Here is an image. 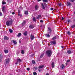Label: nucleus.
<instances>
[{
	"label": "nucleus",
	"instance_id": "nucleus-51",
	"mask_svg": "<svg viewBox=\"0 0 75 75\" xmlns=\"http://www.w3.org/2000/svg\"><path fill=\"white\" fill-rule=\"evenodd\" d=\"M71 2H74V0H71Z\"/></svg>",
	"mask_w": 75,
	"mask_h": 75
},
{
	"label": "nucleus",
	"instance_id": "nucleus-46",
	"mask_svg": "<svg viewBox=\"0 0 75 75\" xmlns=\"http://www.w3.org/2000/svg\"><path fill=\"white\" fill-rule=\"evenodd\" d=\"M26 69L27 70V71H29L30 70V68H27Z\"/></svg>",
	"mask_w": 75,
	"mask_h": 75
},
{
	"label": "nucleus",
	"instance_id": "nucleus-24",
	"mask_svg": "<svg viewBox=\"0 0 75 75\" xmlns=\"http://www.w3.org/2000/svg\"><path fill=\"white\" fill-rule=\"evenodd\" d=\"M4 8H5V6H3L2 8V10L3 12H4Z\"/></svg>",
	"mask_w": 75,
	"mask_h": 75
},
{
	"label": "nucleus",
	"instance_id": "nucleus-55",
	"mask_svg": "<svg viewBox=\"0 0 75 75\" xmlns=\"http://www.w3.org/2000/svg\"><path fill=\"white\" fill-rule=\"evenodd\" d=\"M62 48H64V46H62L61 47Z\"/></svg>",
	"mask_w": 75,
	"mask_h": 75
},
{
	"label": "nucleus",
	"instance_id": "nucleus-34",
	"mask_svg": "<svg viewBox=\"0 0 75 75\" xmlns=\"http://www.w3.org/2000/svg\"><path fill=\"white\" fill-rule=\"evenodd\" d=\"M44 54H42L40 56V58H42V57H43V56H44Z\"/></svg>",
	"mask_w": 75,
	"mask_h": 75
},
{
	"label": "nucleus",
	"instance_id": "nucleus-53",
	"mask_svg": "<svg viewBox=\"0 0 75 75\" xmlns=\"http://www.w3.org/2000/svg\"><path fill=\"white\" fill-rule=\"evenodd\" d=\"M15 14V13H14V12H12V14Z\"/></svg>",
	"mask_w": 75,
	"mask_h": 75
},
{
	"label": "nucleus",
	"instance_id": "nucleus-32",
	"mask_svg": "<svg viewBox=\"0 0 75 75\" xmlns=\"http://www.w3.org/2000/svg\"><path fill=\"white\" fill-rule=\"evenodd\" d=\"M7 1L8 3H11V0H7Z\"/></svg>",
	"mask_w": 75,
	"mask_h": 75
},
{
	"label": "nucleus",
	"instance_id": "nucleus-54",
	"mask_svg": "<svg viewBox=\"0 0 75 75\" xmlns=\"http://www.w3.org/2000/svg\"><path fill=\"white\" fill-rule=\"evenodd\" d=\"M22 16V14H20V17H21Z\"/></svg>",
	"mask_w": 75,
	"mask_h": 75
},
{
	"label": "nucleus",
	"instance_id": "nucleus-44",
	"mask_svg": "<svg viewBox=\"0 0 75 75\" xmlns=\"http://www.w3.org/2000/svg\"><path fill=\"white\" fill-rule=\"evenodd\" d=\"M2 13L1 12L0 13V16H2Z\"/></svg>",
	"mask_w": 75,
	"mask_h": 75
},
{
	"label": "nucleus",
	"instance_id": "nucleus-21",
	"mask_svg": "<svg viewBox=\"0 0 75 75\" xmlns=\"http://www.w3.org/2000/svg\"><path fill=\"white\" fill-rule=\"evenodd\" d=\"M44 67V65L40 66L39 67V69H40V68H43V67Z\"/></svg>",
	"mask_w": 75,
	"mask_h": 75
},
{
	"label": "nucleus",
	"instance_id": "nucleus-26",
	"mask_svg": "<svg viewBox=\"0 0 75 75\" xmlns=\"http://www.w3.org/2000/svg\"><path fill=\"white\" fill-rule=\"evenodd\" d=\"M42 1L45 3H47V2H48V0H42Z\"/></svg>",
	"mask_w": 75,
	"mask_h": 75
},
{
	"label": "nucleus",
	"instance_id": "nucleus-33",
	"mask_svg": "<svg viewBox=\"0 0 75 75\" xmlns=\"http://www.w3.org/2000/svg\"><path fill=\"white\" fill-rule=\"evenodd\" d=\"M71 28H75V25H73L71 26Z\"/></svg>",
	"mask_w": 75,
	"mask_h": 75
},
{
	"label": "nucleus",
	"instance_id": "nucleus-37",
	"mask_svg": "<svg viewBox=\"0 0 75 75\" xmlns=\"http://www.w3.org/2000/svg\"><path fill=\"white\" fill-rule=\"evenodd\" d=\"M55 39H56V36H54V37L52 38V40H55Z\"/></svg>",
	"mask_w": 75,
	"mask_h": 75
},
{
	"label": "nucleus",
	"instance_id": "nucleus-4",
	"mask_svg": "<svg viewBox=\"0 0 75 75\" xmlns=\"http://www.w3.org/2000/svg\"><path fill=\"white\" fill-rule=\"evenodd\" d=\"M21 62V59H17V62L15 63V64H18V63Z\"/></svg>",
	"mask_w": 75,
	"mask_h": 75
},
{
	"label": "nucleus",
	"instance_id": "nucleus-48",
	"mask_svg": "<svg viewBox=\"0 0 75 75\" xmlns=\"http://www.w3.org/2000/svg\"><path fill=\"white\" fill-rule=\"evenodd\" d=\"M65 64H66V65L67 66V65H68V64L67 63V62Z\"/></svg>",
	"mask_w": 75,
	"mask_h": 75
},
{
	"label": "nucleus",
	"instance_id": "nucleus-2",
	"mask_svg": "<svg viewBox=\"0 0 75 75\" xmlns=\"http://www.w3.org/2000/svg\"><path fill=\"white\" fill-rule=\"evenodd\" d=\"M46 55L47 56L50 57L52 55V52L50 50H48L46 52Z\"/></svg>",
	"mask_w": 75,
	"mask_h": 75
},
{
	"label": "nucleus",
	"instance_id": "nucleus-17",
	"mask_svg": "<svg viewBox=\"0 0 75 75\" xmlns=\"http://www.w3.org/2000/svg\"><path fill=\"white\" fill-rule=\"evenodd\" d=\"M21 35V34L20 33H19L17 35V37H18V38L20 37Z\"/></svg>",
	"mask_w": 75,
	"mask_h": 75
},
{
	"label": "nucleus",
	"instance_id": "nucleus-3",
	"mask_svg": "<svg viewBox=\"0 0 75 75\" xmlns=\"http://www.w3.org/2000/svg\"><path fill=\"white\" fill-rule=\"evenodd\" d=\"M48 28V33L49 34H50V33H51V32H52V30H51V28Z\"/></svg>",
	"mask_w": 75,
	"mask_h": 75
},
{
	"label": "nucleus",
	"instance_id": "nucleus-12",
	"mask_svg": "<svg viewBox=\"0 0 75 75\" xmlns=\"http://www.w3.org/2000/svg\"><path fill=\"white\" fill-rule=\"evenodd\" d=\"M4 39L5 40H8V38L6 36H5Z\"/></svg>",
	"mask_w": 75,
	"mask_h": 75
},
{
	"label": "nucleus",
	"instance_id": "nucleus-52",
	"mask_svg": "<svg viewBox=\"0 0 75 75\" xmlns=\"http://www.w3.org/2000/svg\"><path fill=\"white\" fill-rule=\"evenodd\" d=\"M46 75H49V74L48 73H46Z\"/></svg>",
	"mask_w": 75,
	"mask_h": 75
},
{
	"label": "nucleus",
	"instance_id": "nucleus-27",
	"mask_svg": "<svg viewBox=\"0 0 75 75\" xmlns=\"http://www.w3.org/2000/svg\"><path fill=\"white\" fill-rule=\"evenodd\" d=\"M25 21L23 22L22 23V25H25Z\"/></svg>",
	"mask_w": 75,
	"mask_h": 75
},
{
	"label": "nucleus",
	"instance_id": "nucleus-49",
	"mask_svg": "<svg viewBox=\"0 0 75 75\" xmlns=\"http://www.w3.org/2000/svg\"><path fill=\"white\" fill-rule=\"evenodd\" d=\"M20 16V13H18V16Z\"/></svg>",
	"mask_w": 75,
	"mask_h": 75
},
{
	"label": "nucleus",
	"instance_id": "nucleus-25",
	"mask_svg": "<svg viewBox=\"0 0 75 75\" xmlns=\"http://www.w3.org/2000/svg\"><path fill=\"white\" fill-rule=\"evenodd\" d=\"M2 3L3 4H6V3L4 1H2Z\"/></svg>",
	"mask_w": 75,
	"mask_h": 75
},
{
	"label": "nucleus",
	"instance_id": "nucleus-59",
	"mask_svg": "<svg viewBox=\"0 0 75 75\" xmlns=\"http://www.w3.org/2000/svg\"><path fill=\"white\" fill-rule=\"evenodd\" d=\"M74 14H75V11H74Z\"/></svg>",
	"mask_w": 75,
	"mask_h": 75
},
{
	"label": "nucleus",
	"instance_id": "nucleus-14",
	"mask_svg": "<svg viewBox=\"0 0 75 75\" xmlns=\"http://www.w3.org/2000/svg\"><path fill=\"white\" fill-rule=\"evenodd\" d=\"M42 8L43 9H45V7H44V6L43 4V3H42Z\"/></svg>",
	"mask_w": 75,
	"mask_h": 75
},
{
	"label": "nucleus",
	"instance_id": "nucleus-50",
	"mask_svg": "<svg viewBox=\"0 0 75 75\" xmlns=\"http://www.w3.org/2000/svg\"><path fill=\"white\" fill-rule=\"evenodd\" d=\"M64 17H62V20H64Z\"/></svg>",
	"mask_w": 75,
	"mask_h": 75
},
{
	"label": "nucleus",
	"instance_id": "nucleus-60",
	"mask_svg": "<svg viewBox=\"0 0 75 75\" xmlns=\"http://www.w3.org/2000/svg\"><path fill=\"white\" fill-rule=\"evenodd\" d=\"M1 27V25L0 24V27Z\"/></svg>",
	"mask_w": 75,
	"mask_h": 75
},
{
	"label": "nucleus",
	"instance_id": "nucleus-35",
	"mask_svg": "<svg viewBox=\"0 0 75 75\" xmlns=\"http://www.w3.org/2000/svg\"><path fill=\"white\" fill-rule=\"evenodd\" d=\"M0 59H2L3 58V55H0Z\"/></svg>",
	"mask_w": 75,
	"mask_h": 75
},
{
	"label": "nucleus",
	"instance_id": "nucleus-43",
	"mask_svg": "<svg viewBox=\"0 0 75 75\" xmlns=\"http://www.w3.org/2000/svg\"><path fill=\"white\" fill-rule=\"evenodd\" d=\"M44 4L45 6H47V4H46V3H44Z\"/></svg>",
	"mask_w": 75,
	"mask_h": 75
},
{
	"label": "nucleus",
	"instance_id": "nucleus-23",
	"mask_svg": "<svg viewBox=\"0 0 75 75\" xmlns=\"http://www.w3.org/2000/svg\"><path fill=\"white\" fill-rule=\"evenodd\" d=\"M71 4L70 2H67V6H71Z\"/></svg>",
	"mask_w": 75,
	"mask_h": 75
},
{
	"label": "nucleus",
	"instance_id": "nucleus-8",
	"mask_svg": "<svg viewBox=\"0 0 75 75\" xmlns=\"http://www.w3.org/2000/svg\"><path fill=\"white\" fill-rule=\"evenodd\" d=\"M45 36L46 37H47V38H49L50 37V35H49L48 34H45Z\"/></svg>",
	"mask_w": 75,
	"mask_h": 75
},
{
	"label": "nucleus",
	"instance_id": "nucleus-39",
	"mask_svg": "<svg viewBox=\"0 0 75 75\" xmlns=\"http://www.w3.org/2000/svg\"><path fill=\"white\" fill-rule=\"evenodd\" d=\"M34 68L35 69V70H37V69H38L37 67H35Z\"/></svg>",
	"mask_w": 75,
	"mask_h": 75
},
{
	"label": "nucleus",
	"instance_id": "nucleus-58",
	"mask_svg": "<svg viewBox=\"0 0 75 75\" xmlns=\"http://www.w3.org/2000/svg\"><path fill=\"white\" fill-rule=\"evenodd\" d=\"M38 71H39V72H40L41 71L40 70H39Z\"/></svg>",
	"mask_w": 75,
	"mask_h": 75
},
{
	"label": "nucleus",
	"instance_id": "nucleus-20",
	"mask_svg": "<svg viewBox=\"0 0 75 75\" xmlns=\"http://www.w3.org/2000/svg\"><path fill=\"white\" fill-rule=\"evenodd\" d=\"M24 51L23 50H22L21 51V54H24Z\"/></svg>",
	"mask_w": 75,
	"mask_h": 75
},
{
	"label": "nucleus",
	"instance_id": "nucleus-29",
	"mask_svg": "<svg viewBox=\"0 0 75 75\" xmlns=\"http://www.w3.org/2000/svg\"><path fill=\"white\" fill-rule=\"evenodd\" d=\"M32 63L33 64H35V62L34 60H33L32 61Z\"/></svg>",
	"mask_w": 75,
	"mask_h": 75
},
{
	"label": "nucleus",
	"instance_id": "nucleus-38",
	"mask_svg": "<svg viewBox=\"0 0 75 75\" xmlns=\"http://www.w3.org/2000/svg\"><path fill=\"white\" fill-rule=\"evenodd\" d=\"M33 74L34 75H37V73L35 72H34L33 73Z\"/></svg>",
	"mask_w": 75,
	"mask_h": 75
},
{
	"label": "nucleus",
	"instance_id": "nucleus-22",
	"mask_svg": "<svg viewBox=\"0 0 75 75\" xmlns=\"http://www.w3.org/2000/svg\"><path fill=\"white\" fill-rule=\"evenodd\" d=\"M38 6L37 5H36L35 6V9L36 10H38Z\"/></svg>",
	"mask_w": 75,
	"mask_h": 75
},
{
	"label": "nucleus",
	"instance_id": "nucleus-40",
	"mask_svg": "<svg viewBox=\"0 0 75 75\" xmlns=\"http://www.w3.org/2000/svg\"><path fill=\"white\" fill-rule=\"evenodd\" d=\"M59 6H61V3H59L58 4Z\"/></svg>",
	"mask_w": 75,
	"mask_h": 75
},
{
	"label": "nucleus",
	"instance_id": "nucleus-31",
	"mask_svg": "<svg viewBox=\"0 0 75 75\" xmlns=\"http://www.w3.org/2000/svg\"><path fill=\"white\" fill-rule=\"evenodd\" d=\"M33 20L34 21H36V19L35 18V17H34L33 18Z\"/></svg>",
	"mask_w": 75,
	"mask_h": 75
},
{
	"label": "nucleus",
	"instance_id": "nucleus-15",
	"mask_svg": "<svg viewBox=\"0 0 75 75\" xmlns=\"http://www.w3.org/2000/svg\"><path fill=\"white\" fill-rule=\"evenodd\" d=\"M41 18V15H38V17H37V19H39V18Z\"/></svg>",
	"mask_w": 75,
	"mask_h": 75
},
{
	"label": "nucleus",
	"instance_id": "nucleus-18",
	"mask_svg": "<svg viewBox=\"0 0 75 75\" xmlns=\"http://www.w3.org/2000/svg\"><path fill=\"white\" fill-rule=\"evenodd\" d=\"M52 68H53L55 66V65H54V62H52Z\"/></svg>",
	"mask_w": 75,
	"mask_h": 75
},
{
	"label": "nucleus",
	"instance_id": "nucleus-19",
	"mask_svg": "<svg viewBox=\"0 0 75 75\" xmlns=\"http://www.w3.org/2000/svg\"><path fill=\"white\" fill-rule=\"evenodd\" d=\"M9 31L10 33H12L13 31V30H11V29H9Z\"/></svg>",
	"mask_w": 75,
	"mask_h": 75
},
{
	"label": "nucleus",
	"instance_id": "nucleus-36",
	"mask_svg": "<svg viewBox=\"0 0 75 75\" xmlns=\"http://www.w3.org/2000/svg\"><path fill=\"white\" fill-rule=\"evenodd\" d=\"M67 33L68 35H71V33L69 31H68L67 32Z\"/></svg>",
	"mask_w": 75,
	"mask_h": 75
},
{
	"label": "nucleus",
	"instance_id": "nucleus-1",
	"mask_svg": "<svg viewBox=\"0 0 75 75\" xmlns=\"http://www.w3.org/2000/svg\"><path fill=\"white\" fill-rule=\"evenodd\" d=\"M12 23H13V21L12 19H10L6 22V24L7 26H10L12 24Z\"/></svg>",
	"mask_w": 75,
	"mask_h": 75
},
{
	"label": "nucleus",
	"instance_id": "nucleus-28",
	"mask_svg": "<svg viewBox=\"0 0 75 75\" xmlns=\"http://www.w3.org/2000/svg\"><path fill=\"white\" fill-rule=\"evenodd\" d=\"M13 43L14 44H17V42L16 41L13 40Z\"/></svg>",
	"mask_w": 75,
	"mask_h": 75
},
{
	"label": "nucleus",
	"instance_id": "nucleus-7",
	"mask_svg": "<svg viewBox=\"0 0 75 75\" xmlns=\"http://www.w3.org/2000/svg\"><path fill=\"white\" fill-rule=\"evenodd\" d=\"M30 37L31 38L32 40H33V39H34V36L32 35H31Z\"/></svg>",
	"mask_w": 75,
	"mask_h": 75
},
{
	"label": "nucleus",
	"instance_id": "nucleus-30",
	"mask_svg": "<svg viewBox=\"0 0 75 75\" xmlns=\"http://www.w3.org/2000/svg\"><path fill=\"white\" fill-rule=\"evenodd\" d=\"M28 11H26L25 12V14H28Z\"/></svg>",
	"mask_w": 75,
	"mask_h": 75
},
{
	"label": "nucleus",
	"instance_id": "nucleus-16",
	"mask_svg": "<svg viewBox=\"0 0 75 75\" xmlns=\"http://www.w3.org/2000/svg\"><path fill=\"white\" fill-rule=\"evenodd\" d=\"M23 35H25V36H27V32L25 31V32H24L23 33Z\"/></svg>",
	"mask_w": 75,
	"mask_h": 75
},
{
	"label": "nucleus",
	"instance_id": "nucleus-57",
	"mask_svg": "<svg viewBox=\"0 0 75 75\" xmlns=\"http://www.w3.org/2000/svg\"><path fill=\"white\" fill-rule=\"evenodd\" d=\"M38 1H41V0H38Z\"/></svg>",
	"mask_w": 75,
	"mask_h": 75
},
{
	"label": "nucleus",
	"instance_id": "nucleus-42",
	"mask_svg": "<svg viewBox=\"0 0 75 75\" xmlns=\"http://www.w3.org/2000/svg\"><path fill=\"white\" fill-rule=\"evenodd\" d=\"M70 62V60H68L67 61V62Z\"/></svg>",
	"mask_w": 75,
	"mask_h": 75
},
{
	"label": "nucleus",
	"instance_id": "nucleus-9",
	"mask_svg": "<svg viewBox=\"0 0 75 75\" xmlns=\"http://www.w3.org/2000/svg\"><path fill=\"white\" fill-rule=\"evenodd\" d=\"M29 28L31 29H33V28H34V27L33 25H30L29 26Z\"/></svg>",
	"mask_w": 75,
	"mask_h": 75
},
{
	"label": "nucleus",
	"instance_id": "nucleus-41",
	"mask_svg": "<svg viewBox=\"0 0 75 75\" xmlns=\"http://www.w3.org/2000/svg\"><path fill=\"white\" fill-rule=\"evenodd\" d=\"M68 22L69 23H71V21L70 20H68Z\"/></svg>",
	"mask_w": 75,
	"mask_h": 75
},
{
	"label": "nucleus",
	"instance_id": "nucleus-45",
	"mask_svg": "<svg viewBox=\"0 0 75 75\" xmlns=\"http://www.w3.org/2000/svg\"><path fill=\"white\" fill-rule=\"evenodd\" d=\"M50 10H54V8H50Z\"/></svg>",
	"mask_w": 75,
	"mask_h": 75
},
{
	"label": "nucleus",
	"instance_id": "nucleus-47",
	"mask_svg": "<svg viewBox=\"0 0 75 75\" xmlns=\"http://www.w3.org/2000/svg\"><path fill=\"white\" fill-rule=\"evenodd\" d=\"M40 23H42V22H43V21L41 20L40 21Z\"/></svg>",
	"mask_w": 75,
	"mask_h": 75
},
{
	"label": "nucleus",
	"instance_id": "nucleus-13",
	"mask_svg": "<svg viewBox=\"0 0 75 75\" xmlns=\"http://www.w3.org/2000/svg\"><path fill=\"white\" fill-rule=\"evenodd\" d=\"M67 53L68 54H71V53H72V52H71V51L70 50H68L67 51Z\"/></svg>",
	"mask_w": 75,
	"mask_h": 75
},
{
	"label": "nucleus",
	"instance_id": "nucleus-11",
	"mask_svg": "<svg viewBox=\"0 0 75 75\" xmlns=\"http://www.w3.org/2000/svg\"><path fill=\"white\" fill-rule=\"evenodd\" d=\"M4 51L5 54H7V53H8V50H4Z\"/></svg>",
	"mask_w": 75,
	"mask_h": 75
},
{
	"label": "nucleus",
	"instance_id": "nucleus-10",
	"mask_svg": "<svg viewBox=\"0 0 75 75\" xmlns=\"http://www.w3.org/2000/svg\"><path fill=\"white\" fill-rule=\"evenodd\" d=\"M60 67L62 69H64L65 68V66L64 64H62V66H60Z\"/></svg>",
	"mask_w": 75,
	"mask_h": 75
},
{
	"label": "nucleus",
	"instance_id": "nucleus-6",
	"mask_svg": "<svg viewBox=\"0 0 75 75\" xmlns=\"http://www.w3.org/2000/svg\"><path fill=\"white\" fill-rule=\"evenodd\" d=\"M6 64H8V63H9V62H10V59H7L6 60Z\"/></svg>",
	"mask_w": 75,
	"mask_h": 75
},
{
	"label": "nucleus",
	"instance_id": "nucleus-61",
	"mask_svg": "<svg viewBox=\"0 0 75 75\" xmlns=\"http://www.w3.org/2000/svg\"><path fill=\"white\" fill-rule=\"evenodd\" d=\"M29 75H31V74H30Z\"/></svg>",
	"mask_w": 75,
	"mask_h": 75
},
{
	"label": "nucleus",
	"instance_id": "nucleus-56",
	"mask_svg": "<svg viewBox=\"0 0 75 75\" xmlns=\"http://www.w3.org/2000/svg\"><path fill=\"white\" fill-rule=\"evenodd\" d=\"M18 13H20V11H19V10L18 11Z\"/></svg>",
	"mask_w": 75,
	"mask_h": 75
},
{
	"label": "nucleus",
	"instance_id": "nucleus-5",
	"mask_svg": "<svg viewBox=\"0 0 75 75\" xmlns=\"http://www.w3.org/2000/svg\"><path fill=\"white\" fill-rule=\"evenodd\" d=\"M50 43L52 45H53V44H56V42L55 41H54L52 42H51Z\"/></svg>",
	"mask_w": 75,
	"mask_h": 75
}]
</instances>
